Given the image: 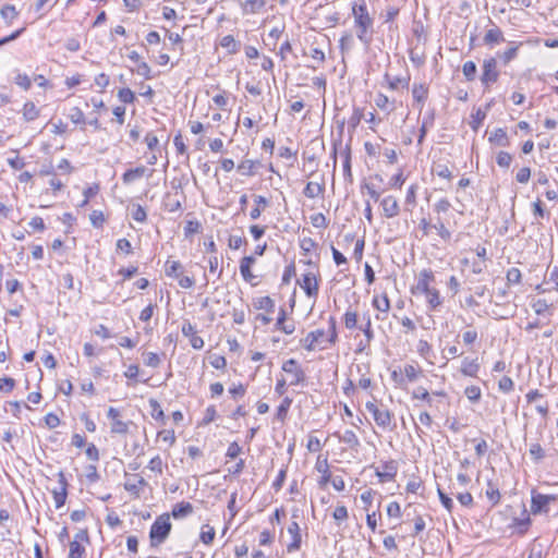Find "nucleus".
Here are the masks:
<instances>
[{"mask_svg": "<svg viewBox=\"0 0 558 558\" xmlns=\"http://www.w3.org/2000/svg\"><path fill=\"white\" fill-rule=\"evenodd\" d=\"M352 14L356 28V37L365 47H368L373 40L374 19L368 13L365 0H354Z\"/></svg>", "mask_w": 558, "mask_h": 558, "instance_id": "nucleus-1", "label": "nucleus"}, {"mask_svg": "<svg viewBox=\"0 0 558 558\" xmlns=\"http://www.w3.org/2000/svg\"><path fill=\"white\" fill-rule=\"evenodd\" d=\"M172 529L169 513H162L156 518L150 531L149 541L151 547L160 546L169 536Z\"/></svg>", "mask_w": 558, "mask_h": 558, "instance_id": "nucleus-2", "label": "nucleus"}, {"mask_svg": "<svg viewBox=\"0 0 558 558\" xmlns=\"http://www.w3.org/2000/svg\"><path fill=\"white\" fill-rule=\"evenodd\" d=\"M365 408L372 414L378 427L392 429L396 426V424L392 423L393 414L384 404L378 405L373 401H367Z\"/></svg>", "mask_w": 558, "mask_h": 558, "instance_id": "nucleus-3", "label": "nucleus"}, {"mask_svg": "<svg viewBox=\"0 0 558 558\" xmlns=\"http://www.w3.org/2000/svg\"><path fill=\"white\" fill-rule=\"evenodd\" d=\"M482 70L481 82L485 87H489L498 81L499 72L497 70V61L495 58L485 59L483 61Z\"/></svg>", "mask_w": 558, "mask_h": 558, "instance_id": "nucleus-4", "label": "nucleus"}, {"mask_svg": "<svg viewBox=\"0 0 558 558\" xmlns=\"http://www.w3.org/2000/svg\"><path fill=\"white\" fill-rule=\"evenodd\" d=\"M556 500L557 497L555 495L533 493L531 500V512L533 514L547 513L549 504Z\"/></svg>", "mask_w": 558, "mask_h": 558, "instance_id": "nucleus-5", "label": "nucleus"}, {"mask_svg": "<svg viewBox=\"0 0 558 558\" xmlns=\"http://www.w3.org/2000/svg\"><path fill=\"white\" fill-rule=\"evenodd\" d=\"M299 286L305 292L306 296L316 299L318 295L319 284L315 274L306 272L298 280Z\"/></svg>", "mask_w": 558, "mask_h": 558, "instance_id": "nucleus-6", "label": "nucleus"}, {"mask_svg": "<svg viewBox=\"0 0 558 558\" xmlns=\"http://www.w3.org/2000/svg\"><path fill=\"white\" fill-rule=\"evenodd\" d=\"M282 371L291 375L290 385H299L305 381V373L294 359H289L282 364Z\"/></svg>", "mask_w": 558, "mask_h": 558, "instance_id": "nucleus-7", "label": "nucleus"}, {"mask_svg": "<svg viewBox=\"0 0 558 558\" xmlns=\"http://www.w3.org/2000/svg\"><path fill=\"white\" fill-rule=\"evenodd\" d=\"M291 542L287 545V551L293 553L300 549L302 543L301 529L298 522L292 521L288 526Z\"/></svg>", "mask_w": 558, "mask_h": 558, "instance_id": "nucleus-8", "label": "nucleus"}, {"mask_svg": "<svg viewBox=\"0 0 558 558\" xmlns=\"http://www.w3.org/2000/svg\"><path fill=\"white\" fill-rule=\"evenodd\" d=\"M380 206L386 218L397 217L400 213L398 199L392 195L384 197L380 202Z\"/></svg>", "mask_w": 558, "mask_h": 558, "instance_id": "nucleus-9", "label": "nucleus"}, {"mask_svg": "<svg viewBox=\"0 0 558 558\" xmlns=\"http://www.w3.org/2000/svg\"><path fill=\"white\" fill-rule=\"evenodd\" d=\"M435 280L434 272L430 269H423L417 277V283L415 286V290L420 293L429 292L433 288H430V283Z\"/></svg>", "mask_w": 558, "mask_h": 558, "instance_id": "nucleus-10", "label": "nucleus"}, {"mask_svg": "<svg viewBox=\"0 0 558 558\" xmlns=\"http://www.w3.org/2000/svg\"><path fill=\"white\" fill-rule=\"evenodd\" d=\"M325 330L316 329L307 333V336L301 339V345L307 351H314L319 343V341L324 338Z\"/></svg>", "mask_w": 558, "mask_h": 558, "instance_id": "nucleus-11", "label": "nucleus"}, {"mask_svg": "<svg viewBox=\"0 0 558 558\" xmlns=\"http://www.w3.org/2000/svg\"><path fill=\"white\" fill-rule=\"evenodd\" d=\"M256 259L254 256H244L240 262V272L243 279L251 283L252 286H256V282H254L255 276L251 271V267L253 264H255Z\"/></svg>", "mask_w": 558, "mask_h": 558, "instance_id": "nucleus-12", "label": "nucleus"}, {"mask_svg": "<svg viewBox=\"0 0 558 558\" xmlns=\"http://www.w3.org/2000/svg\"><path fill=\"white\" fill-rule=\"evenodd\" d=\"M335 436L339 439L340 442L345 444L352 450H357L360 447L359 437L352 429H347L342 434L335 433Z\"/></svg>", "mask_w": 558, "mask_h": 558, "instance_id": "nucleus-13", "label": "nucleus"}, {"mask_svg": "<svg viewBox=\"0 0 558 558\" xmlns=\"http://www.w3.org/2000/svg\"><path fill=\"white\" fill-rule=\"evenodd\" d=\"M59 483L61 485L60 490H53V500L56 508H61L66 500V480L64 477V474L62 472L59 473Z\"/></svg>", "mask_w": 558, "mask_h": 558, "instance_id": "nucleus-14", "label": "nucleus"}, {"mask_svg": "<svg viewBox=\"0 0 558 558\" xmlns=\"http://www.w3.org/2000/svg\"><path fill=\"white\" fill-rule=\"evenodd\" d=\"M145 143L147 148L150 150V155L146 156L148 163H154L157 159L156 151H160L159 149V141L156 135L153 133H147L145 136Z\"/></svg>", "mask_w": 558, "mask_h": 558, "instance_id": "nucleus-15", "label": "nucleus"}, {"mask_svg": "<svg viewBox=\"0 0 558 558\" xmlns=\"http://www.w3.org/2000/svg\"><path fill=\"white\" fill-rule=\"evenodd\" d=\"M480 369L477 359L464 357L461 363L460 372L464 376L476 377Z\"/></svg>", "mask_w": 558, "mask_h": 558, "instance_id": "nucleus-16", "label": "nucleus"}, {"mask_svg": "<svg viewBox=\"0 0 558 558\" xmlns=\"http://www.w3.org/2000/svg\"><path fill=\"white\" fill-rule=\"evenodd\" d=\"M413 99L420 105V111L428 96V88L424 84H414L412 88Z\"/></svg>", "mask_w": 558, "mask_h": 558, "instance_id": "nucleus-17", "label": "nucleus"}, {"mask_svg": "<svg viewBox=\"0 0 558 558\" xmlns=\"http://www.w3.org/2000/svg\"><path fill=\"white\" fill-rule=\"evenodd\" d=\"M192 512H193L192 504H190L187 501H181V502L174 505L171 514L174 519H182V518L190 515Z\"/></svg>", "mask_w": 558, "mask_h": 558, "instance_id": "nucleus-18", "label": "nucleus"}, {"mask_svg": "<svg viewBox=\"0 0 558 558\" xmlns=\"http://www.w3.org/2000/svg\"><path fill=\"white\" fill-rule=\"evenodd\" d=\"M483 40L486 45H494L505 41V37L501 29L495 26L486 32Z\"/></svg>", "mask_w": 558, "mask_h": 558, "instance_id": "nucleus-19", "label": "nucleus"}, {"mask_svg": "<svg viewBox=\"0 0 558 558\" xmlns=\"http://www.w3.org/2000/svg\"><path fill=\"white\" fill-rule=\"evenodd\" d=\"M266 5V0H246L242 3V10L245 14H256Z\"/></svg>", "mask_w": 558, "mask_h": 558, "instance_id": "nucleus-20", "label": "nucleus"}, {"mask_svg": "<svg viewBox=\"0 0 558 558\" xmlns=\"http://www.w3.org/2000/svg\"><path fill=\"white\" fill-rule=\"evenodd\" d=\"M488 141L493 144H496L501 147H506L509 145V140L507 133L504 129H496L488 137Z\"/></svg>", "mask_w": 558, "mask_h": 558, "instance_id": "nucleus-21", "label": "nucleus"}, {"mask_svg": "<svg viewBox=\"0 0 558 558\" xmlns=\"http://www.w3.org/2000/svg\"><path fill=\"white\" fill-rule=\"evenodd\" d=\"M342 319H343L344 327L347 329H349V330H353V329H356L359 327V325H357V322H359L357 312L352 310L351 306L345 311Z\"/></svg>", "mask_w": 558, "mask_h": 558, "instance_id": "nucleus-22", "label": "nucleus"}, {"mask_svg": "<svg viewBox=\"0 0 558 558\" xmlns=\"http://www.w3.org/2000/svg\"><path fill=\"white\" fill-rule=\"evenodd\" d=\"M257 166H259L258 161L246 159V160H243L238 166V171L242 175L252 177V175H255Z\"/></svg>", "mask_w": 558, "mask_h": 558, "instance_id": "nucleus-23", "label": "nucleus"}, {"mask_svg": "<svg viewBox=\"0 0 558 558\" xmlns=\"http://www.w3.org/2000/svg\"><path fill=\"white\" fill-rule=\"evenodd\" d=\"M253 304L256 310H264L268 313H272L275 310V302L269 296L257 298Z\"/></svg>", "mask_w": 558, "mask_h": 558, "instance_id": "nucleus-24", "label": "nucleus"}, {"mask_svg": "<svg viewBox=\"0 0 558 558\" xmlns=\"http://www.w3.org/2000/svg\"><path fill=\"white\" fill-rule=\"evenodd\" d=\"M183 274V266L178 260H168L166 263V275L178 279Z\"/></svg>", "mask_w": 558, "mask_h": 558, "instance_id": "nucleus-25", "label": "nucleus"}, {"mask_svg": "<svg viewBox=\"0 0 558 558\" xmlns=\"http://www.w3.org/2000/svg\"><path fill=\"white\" fill-rule=\"evenodd\" d=\"M254 202L256 204V207H254L251 213H250V217L253 219V220H256L260 217L262 215V207H266L268 206L269 202L266 197L262 196V195H256L254 197Z\"/></svg>", "mask_w": 558, "mask_h": 558, "instance_id": "nucleus-26", "label": "nucleus"}, {"mask_svg": "<svg viewBox=\"0 0 558 558\" xmlns=\"http://www.w3.org/2000/svg\"><path fill=\"white\" fill-rule=\"evenodd\" d=\"M432 173L439 178L451 180L452 172L446 163L435 162L432 167Z\"/></svg>", "mask_w": 558, "mask_h": 558, "instance_id": "nucleus-27", "label": "nucleus"}, {"mask_svg": "<svg viewBox=\"0 0 558 558\" xmlns=\"http://www.w3.org/2000/svg\"><path fill=\"white\" fill-rule=\"evenodd\" d=\"M372 304L377 311L383 313H388L390 310V301L386 294L374 296Z\"/></svg>", "mask_w": 558, "mask_h": 558, "instance_id": "nucleus-28", "label": "nucleus"}, {"mask_svg": "<svg viewBox=\"0 0 558 558\" xmlns=\"http://www.w3.org/2000/svg\"><path fill=\"white\" fill-rule=\"evenodd\" d=\"M220 45L228 49L229 53H236L240 50V43H238L232 35L223 36Z\"/></svg>", "mask_w": 558, "mask_h": 558, "instance_id": "nucleus-29", "label": "nucleus"}, {"mask_svg": "<svg viewBox=\"0 0 558 558\" xmlns=\"http://www.w3.org/2000/svg\"><path fill=\"white\" fill-rule=\"evenodd\" d=\"M292 404V399L290 397H284L282 402L277 409L276 418L280 422H283L287 417L288 411Z\"/></svg>", "mask_w": 558, "mask_h": 558, "instance_id": "nucleus-30", "label": "nucleus"}, {"mask_svg": "<svg viewBox=\"0 0 558 558\" xmlns=\"http://www.w3.org/2000/svg\"><path fill=\"white\" fill-rule=\"evenodd\" d=\"M324 186L316 182H308L303 191L304 195L308 198H315L323 193Z\"/></svg>", "mask_w": 558, "mask_h": 558, "instance_id": "nucleus-31", "label": "nucleus"}, {"mask_svg": "<svg viewBox=\"0 0 558 558\" xmlns=\"http://www.w3.org/2000/svg\"><path fill=\"white\" fill-rule=\"evenodd\" d=\"M23 116L26 121H34L39 116V110L34 102L27 101L23 108Z\"/></svg>", "mask_w": 558, "mask_h": 558, "instance_id": "nucleus-32", "label": "nucleus"}, {"mask_svg": "<svg viewBox=\"0 0 558 558\" xmlns=\"http://www.w3.org/2000/svg\"><path fill=\"white\" fill-rule=\"evenodd\" d=\"M486 116H487L486 110H483L482 108H477L471 117L472 121L470 122V126L474 131H477L478 128L481 126V124L483 123V121L485 120Z\"/></svg>", "mask_w": 558, "mask_h": 558, "instance_id": "nucleus-33", "label": "nucleus"}, {"mask_svg": "<svg viewBox=\"0 0 558 558\" xmlns=\"http://www.w3.org/2000/svg\"><path fill=\"white\" fill-rule=\"evenodd\" d=\"M215 535H216L215 529L208 524H205L202 527L199 538L205 545H209L213 543Z\"/></svg>", "mask_w": 558, "mask_h": 558, "instance_id": "nucleus-34", "label": "nucleus"}, {"mask_svg": "<svg viewBox=\"0 0 558 558\" xmlns=\"http://www.w3.org/2000/svg\"><path fill=\"white\" fill-rule=\"evenodd\" d=\"M339 46L342 53L349 52L354 46V38L352 34L345 33L339 40Z\"/></svg>", "mask_w": 558, "mask_h": 558, "instance_id": "nucleus-35", "label": "nucleus"}, {"mask_svg": "<svg viewBox=\"0 0 558 558\" xmlns=\"http://www.w3.org/2000/svg\"><path fill=\"white\" fill-rule=\"evenodd\" d=\"M424 294L426 295V301L432 310H435L441 304L438 290L432 289L429 290V292H426Z\"/></svg>", "mask_w": 558, "mask_h": 558, "instance_id": "nucleus-36", "label": "nucleus"}, {"mask_svg": "<svg viewBox=\"0 0 558 558\" xmlns=\"http://www.w3.org/2000/svg\"><path fill=\"white\" fill-rule=\"evenodd\" d=\"M385 471L376 472V475L380 478V482L391 481L396 475V469L391 463H386L384 465Z\"/></svg>", "mask_w": 558, "mask_h": 558, "instance_id": "nucleus-37", "label": "nucleus"}, {"mask_svg": "<svg viewBox=\"0 0 558 558\" xmlns=\"http://www.w3.org/2000/svg\"><path fill=\"white\" fill-rule=\"evenodd\" d=\"M341 156L343 157L344 175L351 177V149L349 145H345L343 150H341Z\"/></svg>", "mask_w": 558, "mask_h": 558, "instance_id": "nucleus-38", "label": "nucleus"}, {"mask_svg": "<svg viewBox=\"0 0 558 558\" xmlns=\"http://www.w3.org/2000/svg\"><path fill=\"white\" fill-rule=\"evenodd\" d=\"M357 328L364 333V336H365V338H367L368 342L373 341L375 335H374V330L372 327L371 315H367V322L362 323L361 325H359Z\"/></svg>", "mask_w": 558, "mask_h": 558, "instance_id": "nucleus-39", "label": "nucleus"}, {"mask_svg": "<svg viewBox=\"0 0 558 558\" xmlns=\"http://www.w3.org/2000/svg\"><path fill=\"white\" fill-rule=\"evenodd\" d=\"M462 72L468 81H473L477 72L476 64L473 61H466L462 66Z\"/></svg>", "mask_w": 558, "mask_h": 558, "instance_id": "nucleus-40", "label": "nucleus"}, {"mask_svg": "<svg viewBox=\"0 0 558 558\" xmlns=\"http://www.w3.org/2000/svg\"><path fill=\"white\" fill-rule=\"evenodd\" d=\"M506 278H507L508 284H519V283H521V280H522V274H521L520 269L512 267V268L508 269Z\"/></svg>", "mask_w": 558, "mask_h": 558, "instance_id": "nucleus-41", "label": "nucleus"}, {"mask_svg": "<svg viewBox=\"0 0 558 558\" xmlns=\"http://www.w3.org/2000/svg\"><path fill=\"white\" fill-rule=\"evenodd\" d=\"M85 555V548L78 542L70 543L69 558H83Z\"/></svg>", "mask_w": 558, "mask_h": 558, "instance_id": "nucleus-42", "label": "nucleus"}, {"mask_svg": "<svg viewBox=\"0 0 558 558\" xmlns=\"http://www.w3.org/2000/svg\"><path fill=\"white\" fill-rule=\"evenodd\" d=\"M464 395L471 402H477L481 399L482 391L477 386H469L464 390Z\"/></svg>", "mask_w": 558, "mask_h": 558, "instance_id": "nucleus-43", "label": "nucleus"}, {"mask_svg": "<svg viewBox=\"0 0 558 558\" xmlns=\"http://www.w3.org/2000/svg\"><path fill=\"white\" fill-rule=\"evenodd\" d=\"M433 228L437 230L438 235L445 240L448 241L451 238V232L449 229L445 226V223L438 218L437 222L433 225Z\"/></svg>", "mask_w": 558, "mask_h": 558, "instance_id": "nucleus-44", "label": "nucleus"}, {"mask_svg": "<svg viewBox=\"0 0 558 558\" xmlns=\"http://www.w3.org/2000/svg\"><path fill=\"white\" fill-rule=\"evenodd\" d=\"M149 408H150V415L153 418H155L156 421L163 418V411H162L160 404L155 399L149 400Z\"/></svg>", "mask_w": 558, "mask_h": 558, "instance_id": "nucleus-45", "label": "nucleus"}, {"mask_svg": "<svg viewBox=\"0 0 558 558\" xmlns=\"http://www.w3.org/2000/svg\"><path fill=\"white\" fill-rule=\"evenodd\" d=\"M17 15H19V12L16 11L15 7L12 4H5L1 9V16L9 22L16 19Z\"/></svg>", "mask_w": 558, "mask_h": 558, "instance_id": "nucleus-46", "label": "nucleus"}, {"mask_svg": "<svg viewBox=\"0 0 558 558\" xmlns=\"http://www.w3.org/2000/svg\"><path fill=\"white\" fill-rule=\"evenodd\" d=\"M519 45L511 43V46L501 54L505 64L513 60L518 54Z\"/></svg>", "mask_w": 558, "mask_h": 558, "instance_id": "nucleus-47", "label": "nucleus"}, {"mask_svg": "<svg viewBox=\"0 0 558 558\" xmlns=\"http://www.w3.org/2000/svg\"><path fill=\"white\" fill-rule=\"evenodd\" d=\"M512 161V156L507 151H499L496 162L501 168H509Z\"/></svg>", "mask_w": 558, "mask_h": 558, "instance_id": "nucleus-48", "label": "nucleus"}, {"mask_svg": "<svg viewBox=\"0 0 558 558\" xmlns=\"http://www.w3.org/2000/svg\"><path fill=\"white\" fill-rule=\"evenodd\" d=\"M140 179V168L130 169L122 175V181L124 184H130Z\"/></svg>", "mask_w": 558, "mask_h": 558, "instance_id": "nucleus-49", "label": "nucleus"}, {"mask_svg": "<svg viewBox=\"0 0 558 558\" xmlns=\"http://www.w3.org/2000/svg\"><path fill=\"white\" fill-rule=\"evenodd\" d=\"M498 388L500 391L508 393L513 390L514 383L510 377L504 376L498 383Z\"/></svg>", "mask_w": 558, "mask_h": 558, "instance_id": "nucleus-50", "label": "nucleus"}, {"mask_svg": "<svg viewBox=\"0 0 558 558\" xmlns=\"http://www.w3.org/2000/svg\"><path fill=\"white\" fill-rule=\"evenodd\" d=\"M69 118L75 124L85 122V116L78 107H74L71 109V111L69 113Z\"/></svg>", "mask_w": 558, "mask_h": 558, "instance_id": "nucleus-51", "label": "nucleus"}, {"mask_svg": "<svg viewBox=\"0 0 558 558\" xmlns=\"http://www.w3.org/2000/svg\"><path fill=\"white\" fill-rule=\"evenodd\" d=\"M530 523L531 519L525 510L523 511V518L514 519V525L520 529V533H524L527 530Z\"/></svg>", "mask_w": 558, "mask_h": 558, "instance_id": "nucleus-52", "label": "nucleus"}, {"mask_svg": "<svg viewBox=\"0 0 558 558\" xmlns=\"http://www.w3.org/2000/svg\"><path fill=\"white\" fill-rule=\"evenodd\" d=\"M462 339L464 344L471 345L478 339V333L474 329H469L462 333Z\"/></svg>", "mask_w": 558, "mask_h": 558, "instance_id": "nucleus-53", "label": "nucleus"}, {"mask_svg": "<svg viewBox=\"0 0 558 558\" xmlns=\"http://www.w3.org/2000/svg\"><path fill=\"white\" fill-rule=\"evenodd\" d=\"M412 398L430 402V395L424 387L415 388L412 392Z\"/></svg>", "mask_w": 558, "mask_h": 558, "instance_id": "nucleus-54", "label": "nucleus"}, {"mask_svg": "<svg viewBox=\"0 0 558 558\" xmlns=\"http://www.w3.org/2000/svg\"><path fill=\"white\" fill-rule=\"evenodd\" d=\"M286 477H287V469L283 468L279 471L276 480L274 481L272 483V488L276 490V492H279L282 486H283V483L286 481Z\"/></svg>", "mask_w": 558, "mask_h": 558, "instance_id": "nucleus-55", "label": "nucleus"}, {"mask_svg": "<svg viewBox=\"0 0 558 558\" xmlns=\"http://www.w3.org/2000/svg\"><path fill=\"white\" fill-rule=\"evenodd\" d=\"M147 468L150 471L155 472L156 474H161V472H162V460H161V458L159 456L154 457L149 461Z\"/></svg>", "mask_w": 558, "mask_h": 558, "instance_id": "nucleus-56", "label": "nucleus"}, {"mask_svg": "<svg viewBox=\"0 0 558 558\" xmlns=\"http://www.w3.org/2000/svg\"><path fill=\"white\" fill-rule=\"evenodd\" d=\"M15 84L21 86L23 89L28 90L32 86V81L28 75L19 73L15 77Z\"/></svg>", "mask_w": 558, "mask_h": 558, "instance_id": "nucleus-57", "label": "nucleus"}, {"mask_svg": "<svg viewBox=\"0 0 558 558\" xmlns=\"http://www.w3.org/2000/svg\"><path fill=\"white\" fill-rule=\"evenodd\" d=\"M549 305L546 300H536L532 303V308L537 315H542L548 310Z\"/></svg>", "mask_w": 558, "mask_h": 558, "instance_id": "nucleus-58", "label": "nucleus"}, {"mask_svg": "<svg viewBox=\"0 0 558 558\" xmlns=\"http://www.w3.org/2000/svg\"><path fill=\"white\" fill-rule=\"evenodd\" d=\"M90 222L95 228H99L102 226L105 221V217L102 211L94 210L89 216Z\"/></svg>", "mask_w": 558, "mask_h": 558, "instance_id": "nucleus-59", "label": "nucleus"}, {"mask_svg": "<svg viewBox=\"0 0 558 558\" xmlns=\"http://www.w3.org/2000/svg\"><path fill=\"white\" fill-rule=\"evenodd\" d=\"M530 454L535 461H539L544 458V450L539 444H532L530 447Z\"/></svg>", "mask_w": 558, "mask_h": 558, "instance_id": "nucleus-60", "label": "nucleus"}, {"mask_svg": "<svg viewBox=\"0 0 558 558\" xmlns=\"http://www.w3.org/2000/svg\"><path fill=\"white\" fill-rule=\"evenodd\" d=\"M332 517L336 521H344L348 519V509L345 506H337L333 510Z\"/></svg>", "mask_w": 558, "mask_h": 558, "instance_id": "nucleus-61", "label": "nucleus"}, {"mask_svg": "<svg viewBox=\"0 0 558 558\" xmlns=\"http://www.w3.org/2000/svg\"><path fill=\"white\" fill-rule=\"evenodd\" d=\"M15 386V380L11 377L0 378V391L10 392Z\"/></svg>", "mask_w": 558, "mask_h": 558, "instance_id": "nucleus-62", "label": "nucleus"}, {"mask_svg": "<svg viewBox=\"0 0 558 558\" xmlns=\"http://www.w3.org/2000/svg\"><path fill=\"white\" fill-rule=\"evenodd\" d=\"M451 207L450 202L447 198H440L437 203L434 204V210L437 214L447 213Z\"/></svg>", "mask_w": 558, "mask_h": 558, "instance_id": "nucleus-63", "label": "nucleus"}, {"mask_svg": "<svg viewBox=\"0 0 558 558\" xmlns=\"http://www.w3.org/2000/svg\"><path fill=\"white\" fill-rule=\"evenodd\" d=\"M158 437L165 441L168 442L170 446L173 445L175 441V435L172 429H165L158 433Z\"/></svg>", "mask_w": 558, "mask_h": 558, "instance_id": "nucleus-64", "label": "nucleus"}]
</instances>
